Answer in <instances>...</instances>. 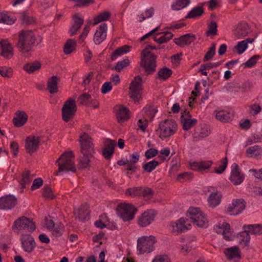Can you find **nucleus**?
Returning <instances> with one entry per match:
<instances>
[{
  "mask_svg": "<svg viewBox=\"0 0 262 262\" xmlns=\"http://www.w3.org/2000/svg\"><path fill=\"white\" fill-rule=\"evenodd\" d=\"M38 44L35 33L31 30H22L18 35L16 47L21 55L29 57L32 55L34 47Z\"/></svg>",
  "mask_w": 262,
  "mask_h": 262,
  "instance_id": "nucleus-1",
  "label": "nucleus"
},
{
  "mask_svg": "<svg viewBox=\"0 0 262 262\" xmlns=\"http://www.w3.org/2000/svg\"><path fill=\"white\" fill-rule=\"evenodd\" d=\"M80 150L82 155L79 157L78 168L83 169L90 166V162L95 154L92 139L88 134L84 133L80 136Z\"/></svg>",
  "mask_w": 262,
  "mask_h": 262,
  "instance_id": "nucleus-2",
  "label": "nucleus"
},
{
  "mask_svg": "<svg viewBox=\"0 0 262 262\" xmlns=\"http://www.w3.org/2000/svg\"><path fill=\"white\" fill-rule=\"evenodd\" d=\"M149 49L154 50L156 48L155 46H147L145 49L142 52L140 63L141 66L144 68L145 72L148 74H151L155 72L156 67V56L148 51Z\"/></svg>",
  "mask_w": 262,
  "mask_h": 262,
  "instance_id": "nucleus-3",
  "label": "nucleus"
},
{
  "mask_svg": "<svg viewBox=\"0 0 262 262\" xmlns=\"http://www.w3.org/2000/svg\"><path fill=\"white\" fill-rule=\"evenodd\" d=\"M74 156L72 151L65 152L56 161L58 165L57 174L63 171L76 172V167L74 163Z\"/></svg>",
  "mask_w": 262,
  "mask_h": 262,
  "instance_id": "nucleus-4",
  "label": "nucleus"
},
{
  "mask_svg": "<svg viewBox=\"0 0 262 262\" xmlns=\"http://www.w3.org/2000/svg\"><path fill=\"white\" fill-rule=\"evenodd\" d=\"M156 242V237L153 235L143 236L139 238L137 241V251L139 254H143L153 251Z\"/></svg>",
  "mask_w": 262,
  "mask_h": 262,
  "instance_id": "nucleus-5",
  "label": "nucleus"
},
{
  "mask_svg": "<svg viewBox=\"0 0 262 262\" xmlns=\"http://www.w3.org/2000/svg\"><path fill=\"white\" fill-rule=\"evenodd\" d=\"M187 216L197 226L204 228L207 227L208 221L206 216L199 208L190 207L187 211Z\"/></svg>",
  "mask_w": 262,
  "mask_h": 262,
  "instance_id": "nucleus-6",
  "label": "nucleus"
},
{
  "mask_svg": "<svg viewBox=\"0 0 262 262\" xmlns=\"http://www.w3.org/2000/svg\"><path fill=\"white\" fill-rule=\"evenodd\" d=\"M177 130L176 122L171 119H166L159 125V137L162 139L174 135Z\"/></svg>",
  "mask_w": 262,
  "mask_h": 262,
  "instance_id": "nucleus-7",
  "label": "nucleus"
},
{
  "mask_svg": "<svg viewBox=\"0 0 262 262\" xmlns=\"http://www.w3.org/2000/svg\"><path fill=\"white\" fill-rule=\"evenodd\" d=\"M136 209L129 204H121L117 208V214L124 221H129L134 218Z\"/></svg>",
  "mask_w": 262,
  "mask_h": 262,
  "instance_id": "nucleus-8",
  "label": "nucleus"
},
{
  "mask_svg": "<svg viewBox=\"0 0 262 262\" xmlns=\"http://www.w3.org/2000/svg\"><path fill=\"white\" fill-rule=\"evenodd\" d=\"M142 78L140 76L135 77L130 84L129 95L135 103H138L141 98Z\"/></svg>",
  "mask_w": 262,
  "mask_h": 262,
  "instance_id": "nucleus-9",
  "label": "nucleus"
},
{
  "mask_svg": "<svg viewBox=\"0 0 262 262\" xmlns=\"http://www.w3.org/2000/svg\"><path fill=\"white\" fill-rule=\"evenodd\" d=\"M76 111V101L71 98H69L62 108V119L66 122L69 121L74 116Z\"/></svg>",
  "mask_w": 262,
  "mask_h": 262,
  "instance_id": "nucleus-10",
  "label": "nucleus"
},
{
  "mask_svg": "<svg viewBox=\"0 0 262 262\" xmlns=\"http://www.w3.org/2000/svg\"><path fill=\"white\" fill-rule=\"evenodd\" d=\"M13 228L19 231L32 232L35 230V226L32 220L21 216L15 221Z\"/></svg>",
  "mask_w": 262,
  "mask_h": 262,
  "instance_id": "nucleus-11",
  "label": "nucleus"
},
{
  "mask_svg": "<svg viewBox=\"0 0 262 262\" xmlns=\"http://www.w3.org/2000/svg\"><path fill=\"white\" fill-rule=\"evenodd\" d=\"M245 176L242 172L238 165L233 163L231 166L230 180L234 185H239L244 180Z\"/></svg>",
  "mask_w": 262,
  "mask_h": 262,
  "instance_id": "nucleus-12",
  "label": "nucleus"
},
{
  "mask_svg": "<svg viewBox=\"0 0 262 262\" xmlns=\"http://www.w3.org/2000/svg\"><path fill=\"white\" fill-rule=\"evenodd\" d=\"M170 225L173 232L178 233L184 232L190 229L191 225L187 219L180 218L175 222H172Z\"/></svg>",
  "mask_w": 262,
  "mask_h": 262,
  "instance_id": "nucleus-13",
  "label": "nucleus"
},
{
  "mask_svg": "<svg viewBox=\"0 0 262 262\" xmlns=\"http://www.w3.org/2000/svg\"><path fill=\"white\" fill-rule=\"evenodd\" d=\"M211 134L209 127L205 124H201L195 128L193 134V141L197 142L208 137Z\"/></svg>",
  "mask_w": 262,
  "mask_h": 262,
  "instance_id": "nucleus-14",
  "label": "nucleus"
},
{
  "mask_svg": "<svg viewBox=\"0 0 262 262\" xmlns=\"http://www.w3.org/2000/svg\"><path fill=\"white\" fill-rule=\"evenodd\" d=\"M246 207V203L242 199L233 200L232 204L229 206L227 212L230 215H237L240 213Z\"/></svg>",
  "mask_w": 262,
  "mask_h": 262,
  "instance_id": "nucleus-15",
  "label": "nucleus"
},
{
  "mask_svg": "<svg viewBox=\"0 0 262 262\" xmlns=\"http://www.w3.org/2000/svg\"><path fill=\"white\" fill-rule=\"evenodd\" d=\"M156 212L154 210H148L143 212L138 219V224L141 227H146L154 221Z\"/></svg>",
  "mask_w": 262,
  "mask_h": 262,
  "instance_id": "nucleus-16",
  "label": "nucleus"
},
{
  "mask_svg": "<svg viewBox=\"0 0 262 262\" xmlns=\"http://www.w3.org/2000/svg\"><path fill=\"white\" fill-rule=\"evenodd\" d=\"M40 143L39 138L38 136H30L26 139L25 149L27 152L31 154L37 149Z\"/></svg>",
  "mask_w": 262,
  "mask_h": 262,
  "instance_id": "nucleus-17",
  "label": "nucleus"
},
{
  "mask_svg": "<svg viewBox=\"0 0 262 262\" xmlns=\"http://www.w3.org/2000/svg\"><path fill=\"white\" fill-rule=\"evenodd\" d=\"M21 246L25 251L30 253L35 247L34 238L30 234H24L21 237Z\"/></svg>",
  "mask_w": 262,
  "mask_h": 262,
  "instance_id": "nucleus-18",
  "label": "nucleus"
},
{
  "mask_svg": "<svg viewBox=\"0 0 262 262\" xmlns=\"http://www.w3.org/2000/svg\"><path fill=\"white\" fill-rule=\"evenodd\" d=\"M250 31L248 24L244 21L238 24L233 30L235 37L240 38L247 36Z\"/></svg>",
  "mask_w": 262,
  "mask_h": 262,
  "instance_id": "nucleus-19",
  "label": "nucleus"
},
{
  "mask_svg": "<svg viewBox=\"0 0 262 262\" xmlns=\"http://www.w3.org/2000/svg\"><path fill=\"white\" fill-rule=\"evenodd\" d=\"M107 25L105 23L101 24L96 30L94 36V41L96 45L102 42L106 37Z\"/></svg>",
  "mask_w": 262,
  "mask_h": 262,
  "instance_id": "nucleus-20",
  "label": "nucleus"
},
{
  "mask_svg": "<svg viewBox=\"0 0 262 262\" xmlns=\"http://www.w3.org/2000/svg\"><path fill=\"white\" fill-rule=\"evenodd\" d=\"M197 122L196 119H191V115L188 112L184 111L181 116V123L183 128L188 130L195 125Z\"/></svg>",
  "mask_w": 262,
  "mask_h": 262,
  "instance_id": "nucleus-21",
  "label": "nucleus"
},
{
  "mask_svg": "<svg viewBox=\"0 0 262 262\" xmlns=\"http://www.w3.org/2000/svg\"><path fill=\"white\" fill-rule=\"evenodd\" d=\"M0 46L2 48L1 55L5 58H11L13 55V48L7 40L0 41Z\"/></svg>",
  "mask_w": 262,
  "mask_h": 262,
  "instance_id": "nucleus-22",
  "label": "nucleus"
},
{
  "mask_svg": "<svg viewBox=\"0 0 262 262\" xmlns=\"http://www.w3.org/2000/svg\"><path fill=\"white\" fill-rule=\"evenodd\" d=\"M214 230L218 234H222L226 241H230L231 233L229 232L230 225L227 223H219L214 227Z\"/></svg>",
  "mask_w": 262,
  "mask_h": 262,
  "instance_id": "nucleus-23",
  "label": "nucleus"
},
{
  "mask_svg": "<svg viewBox=\"0 0 262 262\" xmlns=\"http://www.w3.org/2000/svg\"><path fill=\"white\" fill-rule=\"evenodd\" d=\"M16 199L12 195L0 198V209H11L16 204Z\"/></svg>",
  "mask_w": 262,
  "mask_h": 262,
  "instance_id": "nucleus-24",
  "label": "nucleus"
},
{
  "mask_svg": "<svg viewBox=\"0 0 262 262\" xmlns=\"http://www.w3.org/2000/svg\"><path fill=\"white\" fill-rule=\"evenodd\" d=\"M28 118V115L24 111H17L13 119V123L15 126L19 127L23 126Z\"/></svg>",
  "mask_w": 262,
  "mask_h": 262,
  "instance_id": "nucleus-25",
  "label": "nucleus"
},
{
  "mask_svg": "<svg viewBox=\"0 0 262 262\" xmlns=\"http://www.w3.org/2000/svg\"><path fill=\"white\" fill-rule=\"evenodd\" d=\"M196 39L195 35L191 33L186 34L179 38L174 39L175 43L179 46L183 47L189 45Z\"/></svg>",
  "mask_w": 262,
  "mask_h": 262,
  "instance_id": "nucleus-26",
  "label": "nucleus"
},
{
  "mask_svg": "<svg viewBox=\"0 0 262 262\" xmlns=\"http://www.w3.org/2000/svg\"><path fill=\"white\" fill-rule=\"evenodd\" d=\"M73 24L70 28L69 32L71 36L74 35L77 31L80 28L83 24V18L80 17L78 14H76L73 16Z\"/></svg>",
  "mask_w": 262,
  "mask_h": 262,
  "instance_id": "nucleus-27",
  "label": "nucleus"
},
{
  "mask_svg": "<svg viewBox=\"0 0 262 262\" xmlns=\"http://www.w3.org/2000/svg\"><path fill=\"white\" fill-rule=\"evenodd\" d=\"M74 214L76 218L81 222H84L89 219L90 213L88 211L86 205H81L79 208L75 210Z\"/></svg>",
  "mask_w": 262,
  "mask_h": 262,
  "instance_id": "nucleus-28",
  "label": "nucleus"
},
{
  "mask_svg": "<svg viewBox=\"0 0 262 262\" xmlns=\"http://www.w3.org/2000/svg\"><path fill=\"white\" fill-rule=\"evenodd\" d=\"M60 78L57 76H53L50 77L47 82V89L51 94H54L58 92V82Z\"/></svg>",
  "mask_w": 262,
  "mask_h": 262,
  "instance_id": "nucleus-29",
  "label": "nucleus"
},
{
  "mask_svg": "<svg viewBox=\"0 0 262 262\" xmlns=\"http://www.w3.org/2000/svg\"><path fill=\"white\" fill-rule=\"evenodd\" d=\"M115 143L111 140H108L105 142V146L103 149L102 154L106 159H109L114 153V146Z\"/></svg>",
  "mask_w": 262,
  "mask_h": 262,
  "instance_id": "nucleus-30",
  "label": "nucleus"
},
{
  "mask_svg": "<svg viewBox=\"0 0 262 262\" xmlns=\"http://www.w3.org/2000/svg\"><path fill=\"white\" fill-rule=\"evenodd\" d=\"M21 177L22 179L20 182V184L21 187L20 190L21 192L23 191V189L26 187V185L29 184L31 182L34 175L33 174H31L29 171L25 170L22 173Z\"/></svg>",
  "mask_w": 262,
  "mask_h": 262,
  "instance_id": "nucleus-31",
  "label": "nucleus"
},
{
  "mask_svg": "<svg viewBox=\"0 0 262 262\" xmlns=\"http://www.w3.org/2000/svg\"><path fill=\"white\" fill-rule=\"evenodd\" d=\"M215 112L216 118L224 122L230 120L233 115V113L224 110L216 111Z\"/></svg>",
  "mask_w": 262,
  "mask_h": 262,
  "instance_id": "nucleus-32",
  "label": "nucleus"
},
{
  "mask_svg": "<svg viewBox=\"0 0 262 262\" xmlns=\"http://www.w3.org/2000/svg\"><path fill=\"white\" fill-rule=\"evenodd\" d=\"M116 116L119 122L126 121L129 117V110L123 106H120Z\"/></svg>",
  "mask_w": 262,
  "mask_h": 262,
  "instance_id": "nucleus-33",
  "label": "nucleus"
},
{
  "mask_svg": "<svg viewBox=\"0 0 262 262\" xmlns=\"http://www.w3.org/2000/svg\"><path fill=\"white\" fill-rule=\"evenodd\" d=\"M159 34H162V35L158 38L157 36L154 37V40L159 44H162L168 42L173 36L171 32L168 31L159 33L157 34V35Z\"/></svg>",
  "mask_w": 262,
  "mask_h": 262,
  "instance_id": "nucleus-34",
  "label": "nucleus"
},
{
  "mask_svg": "<svg viewBox=\"0 0 262 262\" xmlns=\"http://www.w3.org/2000/svg\"><path fill=\"white\" fill-rule=\"evenodd\" d=\"M130 48V46L125 45L117 49L111 55L112 60H115L119 56L129 52Z\"/></svg>",
  "mask_w": 262,
  "mask_h": 262,
  "instance_id": "nucleus-35",
  "label": "nucleus"
},
{
  "mask_svg": "<svg viewBox=\"0 0 262 262\" xmlns=\"http://www.w3.org/2000/svg\"><path fill=\"white\" fill-rule=\"evenodd\" d=\"M224 253L229 259L240 257L239 249L236 246L226 249L224 251Z\"/></svg>",
  "mask_w": 262,
  "mask_h": 262,
  "instance_id": "nucleus-36",
  "label": "nucleus"
},
{
  "mask_svg": "<svg viewBox=\"0 0 262 262\" xmlns=\"http://www.w3.org/2000/svg\"><path fill=\"white\" fill-rule=\"evenodd\" d=\"M204 13V9L202 6H196L193 8L186 16V18H195L201 16Z\"/></svg>",
  "mask_w": 262,
  "mask_h": 262,
  "instance_id": "nucleus-37",
  "label": "nucleus"
},
{
  "mask_svg": "<svg viewBox=\"0 0 262 262\" xmlns=\"http://www.w3.org/2000/svg\"><path fill=\"white\" fill-rule=\"evenodd\" d=\"M157 110L152 106H146L142 111V114L144 117H146L148 120L151 121L154 118Z\"/></svg>",
  "mask_w": 262,
  "mask_h": 262,
  "instance_id": "nucleus-38",
  "label": "nucleus"
},
{
  "mask_svg": "<svg viewBox=\"0 0 262 262\" xmlns=\"http://www.w3.org/2000/svg\"><path fill=\"white\" fill-rule=\"evenodd\" d=\"M154 13L155 9L153 7L146 9L144 12L137 15L138 21L139 23H142L146 19L151 17L154 15Z\"/></svg>",
  "mask_w": 262,
  "mask_h": 262,
  "instance_id": "nucleus-39",
  "label": "nucleus"
},
{
  "mask_svg": "<svg viewBox=\"0 0 262 262\" xmlns=\"http://www.w3.org/2000/svg\"><path fill=\"white\" fill-rule=\"evenodd\" d=\"M221 202L220 195L216 192H212L208 198V203L210 207L214 208Z\"/></svg>",
  "mask_w": 262,
  "mask_h": 262,
  "instance_id": "nucleus-40",
  "label": "nucleus"
},
{
  "mask_svg": "<svg viewBox=\"0 0 262 262\" xmlns=\"http://www.w3.org/2000/svg\"><path fill=\"white\" fill-rule=\"evenodd\" d=\"M190 2V0H176L172 4L171 8L173 10L179 11L188 6Z\"/></svg>",
  "mask_w": 262,
  "mask_h": 262,
  "instance_id": "nucleus-41",
  "label": "nucleus"
},
{
  "mask_svg": "<svg viewBox=\"0 0 262 262\" xmlns=\"http://www.w3.org/2000/svg\"><path fill=\"white\" fill-rule=\"evenodd\" d=\"M246 229H248L250 234L260 235L262 234V225L253 224L246 225Z\"/></svg>",
  "mask_w": 262,
  "mask_h": 262,
  "instance_id": "nucleus-42",
  "label": "nucleus"
},
{
  "mask_svg": "<svg viewBox=\"0 0 262 262\" xmlns=\"http://www.w3.org/2000/svg\"><path fill=\"white\" fill-rule=\"evenodd\" d=\"M41 67V64L37 61L26 63L24 69L28 73H33L35 71H38Z\"/></svg>",
  "mask_w": 262,
  "mask_h": 262,
  "instance_id": "nucleus-43",
  "label": "nucleus"
},
{
  "mask_svg": "<svg viewBox=\"0 0 262 262\" xmlns=\"http://www.w3.org/2000/svg\"><path fill=\"white\" fill-rule=\"evenodd\" d=\"M111 17V13L108 11H104L98 14L94 19V24L96 25L101 21L108 20Z\"/></svg>",
  "mask_w": 262,
  "mask_h": 262,
  "instance_id": "nucleus-44",
  "label": "nucleus"
},
{
  "mask_svg": "<svg viewBox=\"0 0 262 262\" xmlns=\"http://www.w3.org/2000/svg\"><path fill=\"white\" fill-rule=\"evenodd\" d=\"M76 41L73 39H68L66 42L63 51L66 54H69L75 50Z\"/></svg>",
  "mask_w": 262,
  "mask_h": 262,
  "instance_id": "nucleus-45",
  "label": "nucleus"
},
{
  "mask_svg": "<svg viewBox=\"0 0 262 262\" xmlns=\"http://www.w3.org/2000/svg\"><path fill=\"white\" fill-rule=\"evenodd\" d=\"M243 231L239 234V238L241 241L244 242V245L247 246L250 240V233L248 229H246V225L243 227Z\"/></svg>",
  "mask_w": 262,
  "mask_h": 262,
  "instance_id": "nucleus-46",
  "label": "nucleus"
},
{
  "mask_svg": "<svg viewBox=\"0 0 262 262\" xmlns=\"http://www.w3.org/2000/svg\"><path fill=\"white\" fill-rule=\"evenodd\" d=\"M15 21V18L8 14L0 12V23L12 25Z\"/></svg>",
  "mask_w": 262,
  "mask_h": 262,
  "instance_id": "nucleus-47",
  "label": "nucleus"
},
{
  "mask_svg": "<svg viewBox=\"0 0 262 262\" xmlns=\"http://www.w3.org/2000/svg\"><path fill=\"white\" fill-rule=\"evenodd\" d=\"M64 229V226L62 223H57L50 231L52 232L53 236L57 237L61 236L63 234Z\"/></svg>",
  "mask_w": 262,
  "mask_h": 262,
  "instance_id": "nucleus-48",
  "label": "nucleus"
},
{
  "mask_svg": "<svg viewBox=\"0 0 262 262\" xmlns=\"http://www.w3.org/2000/svg\"><path fill=\"white\" fill-rule=\"evenodd\" d=\"M172 74V71L166 67L161 69L158 71V78L162 80H166Z\"/></svg>",
  "mask_w": 262,
  "mask_h": 262,
  "instance_id": "nucleus-49",
  "label": "nucleus"
},
{
  "mask_svg": "<svg viewBox=\"0 0 262 262\" xmlns=\"http://www.w3.org/2000/svg\"><path fill=\"white\" fill-rule=\"evenodd\" d=\"M159 164L160 162L155 159L144 164L143 165V168L145 171L150 172L155 169Z\"/></svg>",
  "mask_w": 262,
  "mask_h": 262,
  "instance_id": "nucleus-50",
  "label": "nucleus"
},
{
  "mask_svg": "<svg viewBox=\"0 0 262 262\" xmlns=\"http://www.w3.org/2000/svg\"><path fill=\"white\" fill-rule=\"evenodd\" d=\"M141 188L140 187L128 188L125 191V194L132 197L141 196Z\"/></svg>",
  "mask_w": 262,
  "mask_h": 262,
  "instance_id": "nucleus-51",
  "label": "nucleus"
},
{
  "mask_svg": "<svg viewBox=\"0 0 262 262\" xmlns=\"http://www.w3.org/2000/svg\"><path fill=\"white\" fill-rule=\"evenodd\" d=\"M228 164L227 158L225 157L222 159L220 162V164L218 167L214 169V171L217 174L222 173L226 169Z\"/></svg>",
  "mask_w": 262,
  "mask_h": 262,
  "instance_id": "nucleus-52",
  "label": "nucleus"
},
{
  "mask_svg": "<svg viewBox=\"0 0 262 262\" xmlns=\"http://www.w3.org/2000/svg\"><path fill=\"white\" fill-rule=\"evenodd\" d=\"M248 48V45L245 41H241L238 42L233 49V52L242 54Z\"/></svg>",
  "mask_w": 262,
  "mask_h": 262,
  "instance_id": "nucleus-53",
  "label": "nucleus"
},
{
  "mask_svg": "<svg viewBox=\"0 0 262 262\" xmlns=\"http://www.w3.org/2000/svg\"><path fill=\"white\" fill-rule=\"evenodd\" d=\"M42 195L46 199H53L54 198L51 188L48 185L44 186L42 189Z\"/></svg>",
  "mask_w": 262,
  "mask_h": 262,
  "instance_id": "nucleus-54",
  "label": "nucleus"
},
{
  "mask_svg": "<svg viewBox=\"0 0 262 262\" xmlns=\"http://www.w3.org/2000/svg\"><path fill=\"white\" fill-rule=\"evenodd\" d=\"M248 113L251 115H256L261 111V107L257 103L251 104L248 106Z\"/></svg>",
  "mask_w": 262,
  "mask_h": 262,
  "instance_id": "nucleus-55",
  "label": "nucleus"
},
{
  "mask_svg": "<svg viewBox=\"0 0 262 262\" xmlns=\"http://www.w3.org/2000/svg\"><path fill=\"white\" fill-rule=\"evenodd\" d=\"M91 101V95L86 93L82 94L78 98V102L81 104L88 105Z\"/></svg>",
  "mask_w": 262,
  "mask_h": 262,
  "instance_id": "nucleus-56",
  "label": "nucleus"
},
{
  "mask_svg": "<svg viewBox=\"0 0 262 262\" xmlns=\"http://www.w3.org/2000/svg\"><path fill=\"white\" fill-rule=\"evenodd\" d=\"M215 46L216 44L214 43L212 45V46L209 48L208 51L205 55L203 59L204 61H207L213 57L215 53Z\"/></svg>",
  "mask_w": 262,
  "mask_h": 262,
  "instance_id": "nucleus-57",
  "label": "nucleus"
},
{
  "mask_svg": "<svg viewBox=\"0 0 262 262\" xmlns=\"http://www.w3.org/2000/svg\"><path fill=\"white\" fill-rule=\"evenodd\" d=\"M192 177V176L190 172H185L178 174L177 177V180L180 182H184L189 180Z\"/></svg>",
  "mask_w": 262,
  "mask_h": 262,
  "instance_id": "nucleus-58",
  "label": "nucleus"
},
{
  "mask_svg": "<svg viewBox=\"0 0 262 262\" xmlns=\"http://www.w3.org/2000/svg\"><path fill=\"white\" fill-rule=\"evenodd\" d=\"M217 32V24L214 21H212L208 25V29L206 31V34L208 36L210 35H215Z\"/></svg>",
  "mask_w": 262,
  "mask_h": 262,
  "instance_id": "nucleus-59",
  "label": "nucleus"
},
{
  "mask_svg": "<svg viewBox=\"0 0 262 262\" xmlns=\"http://www.w3.org/2000/svg\"><path fill=\"white\" fill-rule=\"evenodd\" d=\"M153 194L154 191L148 187L141 188V196H143L145 199H150L152 198Z\"/></svg>",
  "mask_w": 262,
  "mask_h": 262,
  "instance_id": "nucleus-60",
  "label": "nucleus"
},
{
  "mask_svg": "<svg viewBox=\"0 0 262 262\" xmlns=\"http://www.w3.org/2000/svg\"><path fill=\"white\" fill-rule=\"evenodd\" d=\"M129 60L127 59H124L122 61H118L114 69L117 72H120L124 68L128 66L129 65Z\"/></svg>",
  "mask_w": 262,
  "mask_h": 262,
  "instance_id": "nucleus-61",
  "label": "nucleus"
},
{
  "mask_svg": "<svg viewBox=\"0 0 262 262\" xmlns=\"http://www.w3.org/2000/svg\"><path fill=\"white\" fill-rule=\"evenodd\" d=\"M20 15L21 20L24 24L29 25L35 21V18L34 17L28 15L24 12L21 13Z\"/></svg>",
  "mask_w": 262,
  "mask_h": 262,
  "instance_id": "nucleus-62",
  "label": "nucleus"
},
{
  "mask_svg": "<svg viewBox=\"0 0 262 262\" xmlns=\"http://www.w3.org/2000/svg\"><path fill=\"white\" fill-rule=\"evenodd\" d=\"M152 262H171L169 256L165 254L158 255L155 257Z\"/></svg>",
  "mask_w": 262,
  "mask_h": 262,
  "instance_id": "nucleus-63",
  "label": "nucleus"
},
{
  "mask_svg": "<svg viewBox=\"0 0 262 262\" xmlns=\"http://www.w3.org/2000/svg\"><path fill=\"white\" fill-rule=\"evenodd\" d=\"M259 58L258 55H254L243 64L245 67L252 68L256 63Z\"/></svg>",
  "mask_w": 262,
  "mask_h": 262,
  "instance_id": "nucleus-64",
  "label": "nucleus"
}]
</instances>
